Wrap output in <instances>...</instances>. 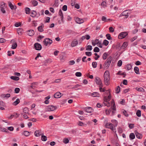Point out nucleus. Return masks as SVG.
<instances>
[{
	"instance_id": "1",
	"label": "nucleus",
	"mask_w": 146,
	"mask_h": 146,
	"mask_svg": "<svg viewBox=\"0 0 146 146\" xmlns=\"http://www.w3.org/2000/svg\"><path fill=\"white\" fill-rule=\"evenodd\" d=\"M104 80L105 84L107 85H109V81L110 78V73L108 71H106L104 74Z\"/></svg>"
},
{
	"instance_id": "2",
	"label": "nucleus",
	"mask_w": 146,
	"mask_h": 146,
	"mask_svg": "<svg viewBox=\"0 0 146 146\" xmlns=\"http://www.w3.org/2000/svg\"><path fill=\"white\" fill-rule=\"evenodd\" d=\"M112 59V57L111 56H110L108 58L104 65V69H106L109 67Z\"/></svg>"
},
{
	"instance_id": "3",
	"label": "nucleus",
	"mask_w": 146,
	"mask_h": 146,
	"mask_svg": "<svg viewBox=\"0 0 146 146\" xmlns=\"http://www.w3.org/2000/svg\"><path fill=\"white\" fill-rule=\"evenodd\" d=\"M57 108V107L56 106L49 105L47 106L46 111V112L53 111L56 109Z\"/></svg>"
},
{
	"instance_id": "4",
	"label": "nucleus",
	"mask_w": 146,
	"mask_h": 146,
	"mask_svg": "<svg viewBox=\"0 0 146 146\" xmlns=\"http://www.w3.org/2000/svg\"><path fill=\"white\" fill-rule=\"evenodd\" d=\"M113 126V125L111 123H107L106 125V127L107 128L110 129L114 132H116L115 128H114Z\"/></svg>"
},
{
	"instance_id": "5",
	"label": "nucleus",
	"mask_w": 146,
	"mask_h": 146,
	"mask_svg": "<svg viewBox=\"0 0 146 146\" xmlns=\"http://www.w3.org/2000/svg\"><path fill=\"white\" fill-rule=\"evenodd\" d=\"M52 42V40L49 38H46L43 41L44 44L46 46H47L48 44L50 45Z\"/></svg>"
},
{
	"instance_id": "6",
	"label": "nucleus",
	"mask_w": 146,
	"mask_h": 146,
	"mask_svg": "<svg viewBox=\"0 0 146 146\" xmlns=\"http://www.w3.org/2000/svg\"><path fill=\"white\" fill-rule=\"evenodd\" d=\"M127 34V33L126 32H121L119 34L118 38L119 39H122L125 38Z\"/></svg>"
},
{
	"instance_id": "7",
	"label": "nucleus",
	"mask_w": 146,
	"mask_h": 146,
	"mask_svg": "<svg viewBox=\"0 0 146 146\" xmlns=\"http://www.w3.org/2000/svg\"><path fill=\"white\" fill-rule=\"evenodd\" d=\"M34 46L35 49L37 50H40L42 48L41 45L38 43H35L34 44Z\"/></svg>"
},
{
	"instance_id": "8",
	"label": "nucleus",
	"mask_w": 146,
	"mask_h": 146,
	"mask_svg": "<svg viewBox=\"0 0 146 146\" xmlns=\"http://www.w3.org/2000/svg\"><path fill=\"white\" fill-rule=\"evenodd\" d=\"M128 10H125L120 15V17L122 16H125V18H127L128 16Z\"/></svg>"
},
{
	"instance_id": "9",
	"label": "nucleus",
	"mask_w": 146,
	"mask_h": 146,
	"mask_svg": "<svg viewBox=\"0 0 146 146\" xmlns=\"http://www.w3.org/2000/svg\"><path fill=\"white\" fill-rule=\"evenodd\" d=\"M8 5H9V7H10V8L11 10H13V9L15 10L16 9V8H17L16 6L15 5H13L11 2H10V1L8 2Z\"/></svg>"
},
{
	"instance_id": "10",
	"label": "nucleus",
	"mask_w": 146,
	"mask_h": 146,
	"mask_svg": "<svg viewBox=\"0 0 146 146\" xmlns=\"http://www.w3.org/2000/svg\"><path fill=\"white\" fill-rule=\"evenodd\" d=\"M84 110L86 112L90 113L94 111V110L92 108L89 107H87L85 108H84Z\"/></svg>"
},
{
	"instance_id": "11",
	"label": "nucleus",
	"mask_w": 146,
	"mask_h": 146,
	"mask_svg": "<svg viewBox=\"0 0 146 146\" xmlns=\"http://www.w3.org/2000/svg\"><path fill=\"white\" fill-rule=\"evenodd\" d=\"M95 81L96 84H101L102 81L100 78L98 77H96L95 78Z\"/></svg>"
},
{
	"instance_id": "12",
	"label": "nucleus",
	"mask_w": 146,
	"mask_h": 146,
	"mask_svg": "<svg viewBox=\"0 0 146 146\" xmlns=\"http://www.w3.org/2000/svg\"><path fill=\"white\" fill-rule=\"evenodd\" d=\"M6 4L5 3H4L1 6V11L3 13H5V9L6 8Z\"/></svg>"
},
{
	"instance_id": "13",
	"label": "nucleus",
	"mask_w": 146,
	"mask_h": 146,
	"mask_svg": "<svg viewBox=\"0 0 146 146\" xmlns=\"http://www.w3.org/2000/svg\"><path fill=\"white\" fill-rule=\"evenodd\" d=\"M28 35L30 36H33L35 34V32L33 30L31 29L27 31Z\"/></svg>"
},
{
	"instance_id": "14",
	"label": "nucleus",
	"mask_w": 146,
	"mask_h": 146,
	"mask_svg": "<svg viewBox=\"0 0 146 146\" xmlns=\"http://www.w3.org/2000/svg\"><path fill=\"white\" fill-rule=\"evenodd\" d=\"M78 44V41L77 40H73L71 43V46L72 47H74L76 46Z\"/></svg>"
},
{
	"instance_id": "15",
	"label": "nucleus",
	"mask_w": 146,
	"mask_h": 146,
	"mask_svg": "<svg viewBox=\"0 0 146 146\" xmlns=\"http://www.w3.org/2000/svg\"><path fill=\"white\" fill-rule=\"evenodd\" d=\"M61 94L59 92H57L54 94V97L55 98H59L61 96Z\"/></svg>"
},
{
	"instance_id": "16",
	"label": "nucleus",
	"mask_w": 146,
	"mask_h": 146,
	"mask_svg": "<svg viewBox=\"0 0 146 146\" xmlns=\"http://www.w3.org/2000/svg\"><path fill=\"white\" fill-rule=\"evenodd\" d=\"M76 22L78 23L81 24L84 22V21L82 19L78 18H76L75 19Z\"/></svg>"
},
{
	"instance_id": "17",
	"label": "nucleus",
	"mask_w": 146,
	"mask_h": 146,
	"mask_svg": "<svg viewBox=\"0 0 146 146\" xmlns=\"http://www.w3.org/2000/svg\"><path fill=\"white\" fill-rule=\"evenodd\" d=\"M35 135L36 137H39L41 135L40 130H36L35 132Z\"/></svg>"
},
{
	"instance_id": "18",
	"label": "nucleus",
	"mask_w": 146,
	"mask_h": 146,
	"mask_svg": "<svg viewBox=\"0 0 146 146\" xmlns=\"http://www.w3.org/2000/svg\"><path fill=\"white\" fill-rule=\"evenodd\" d=\"M135 133L136 137L137 138L139 139H141L142 138V136L141 134L139 133L138 132H137V131H135Z\"/></svg>"
},
{
	"instance_id": "19",
	"label": "nucleus",
	"mask_w": 146,
	"mask_h": 146,
	"mask_svg": "<svg viewBox=\"0 0 146 146\" xmlns=\"http://www.w3.org/2000/svg\"><path fill=\"white\" fill-rule=\"evenodd\" d=\"M58 15L61 17V20L62 21H63V15L61 9H60L59 11Z\"/></svg>"
},
{
	"instance_id": "20",
	"label": "nucleus",
	"mask_w": 146,
	"mask_h": 146,
	"mask_svg": "<svg viewBox=\"0 0 146 146\" xmlns=\"http://www.w3.org/2000/svg\"><path fill=\"white\" fill-rule=\"evenodd\" d=\"M37 15V13L36 11H32V12L31 13V16L33 17H36Z\"/></svg>"
},
{
	"instance_id": "21",
	"label": "nucleus",
	"mask_w": 146,
	"mask_h": 146,
	"mask_svg": "<svg viewBox=\"0 0 146 146\" xmlns=\"http://www.w3.org/2000/svg\"><path fill=\"white\" fill-rule=\"evenodd\" d=\"M100 95L99 93L97 92H94L91 94V96L94 97H99Z\"/></svg>"
},
{
	"instance_id": "22",
	"label": "nucleus",
	"mask_w": 146,
	"mask_h": 146,
	"mask_svg": "<svg viewBox=\"0 0 146 146\" xmlns=\"http://www.w3.org/2000/svg\"><path fill=\"white\" fill-rule=\"evenodd\" d=\"M43 27L44 25L43 24L41 26H39L38 28V31L40 32H43L44 31L43 29Z\"/></svg>"
},
{
	"instance_id": "23",
	"label": "nucleus",
	"mask_w": 146,
	"mask_h": 146,
	"mask_svg": "<svg viewBox=\"0 0 146 146\" xmlns=\"http://www.w3.org/2000/svg\"><path fill=\"white\" fill-rule=\"evenodd\" d=\"M20 100L19 99L17 98L16 100L13 102V104L14 106H16L20 103Z\"/></svg>"
},
{
	"instance_id": "24",
	"label": "nucleus",
	"mask_w": 146,
	"mask_h": 146,
	"mask_svg": "<svg viewBox=\"0 0 146 146\" xmlns=\"http://www.w3.org/2000/svg\"><path fill=\"white\" fill-rule=\"evenodd\" d=\"M17 46V43L16 42H14L13 43L11 48L13 49H15L16 48Z\"/></svg>"
},
{
	"instance_id": "25",
	"label": "nucleus",
	"mask_w": 146,
	"mask_h": 146,
	"mask_svg": "<svg viewBox=\"0 0 146 146\" xmlns=\"http://www.w3.org/2000/svg\"><path fill=\"white\" fill-rule=\"evenodd\" d=\"M47 137L43 135V134H41V139L43 141H45L47 140Z\"/></svg>"
},
{
	"instance_id": "26",
	"label": "nucleus",
	"mask_w": 146,
	"mask_h": 146,
	"mask_svg": "<svg viewBox=\"0 0 146 146\" xmlns=\"http://www.w3.org/2000/svg\"><path fill=\"white\" fill-rule=\"evenodd\" d=\"M134 70L135 73L137 74H139V68L137 66H135L134 68Z\"/></svg>"
},
{
	"instance_id": "27",
	"label": "nucleus",
	"mask_w": 146,
	"mask_h": 146,
	"mask_svg": "<svg viewBox=\"0 0 146 146\" xmlns=\"http://www.w3.org/2000/svg\"><path fill=\"white\" fill-rule=\"evenodd\" d=\"M128 45V43L126 42H124L122 46H121V48L122 49H124Z\"/></svg>"
},
{
	"instance_id": "28",
	"label": "nucleus",
	"mask_w": 146,
	"mask_h": 146,
	"mask_svg": "<svg viewBox=\"0 0 146 146\" xmlns=\"http://www.w3.org/2000/svg\"><path fill=\"white\" fill-rule=\"evenodd\" d=\"M121 71H119L118 72V73H117V74L119 75H124L123 76V78H125V76L126 75V74L125 72H123L122 73H121Z\"/></svg>"
},
{
	"instance_id": "29",
	"label": "nucleus",
	"mask_w": 146,
	"mask_h": 146,
	"mask_svg": "<svg viewBox=\"0 0 146 146\" xmlns=\"http://www.w3.org/2000/svg\"><path fill=\"white\" fill-rule=\"evenodd\" d=\"M129 138L130 139L132 140L135 139V135L134 133H131L129 135Z\"/></svg>"
},
{
	"instance_id": "30",
	"label": "nucleus",
	"mask_w": 146,
	"mask_h": 146,
	"mask_svg": "<svg viewBox=\"0 0 146 146\" xmlns=\"http://www.w3.org/2000/svg\"><path fill=\"white\" fill-rule=\"evenodd\" d=\"M38 83L37 82H33L31 84V88L32 89H34L36 88L35 85H37Z\"/></svg>"
},
{
	"instance_id": "31",
	"label": "nucleus",
	"mask_w": 146,
	"mask_h": 146,
	"mask_svg": "<svg viewBox=\"0 0 146 146\" xmlns=\"http://www.w3.org/2000/svg\"><path fill=\"white\" fill-rule=\"evenodd\" d=\"M29 110L27 108H25L23 109V112L25 113H28Z\"/></svg>"
},
{
	"instance_id": "32",
	"label": "nucleus",
	"mask_w": 146,
	"mask_h": 146,
	"mask_svg": "<svg viewBox=\"0 0 146 146\" xmlns=\"http://www.w3.org/2000/svg\"><path fill=\"white\" fill-rule=\"evenodd\" d=\"M11 79L15 81H18L19 80V78L16 76H11Z\"/></svg>"
},
{
	"instance_id": "33",
	"label": "nucleus",
	"mask_w": 146,
	"mask_h": 146,
	"mask_svg": "<svg viewBox=\"0 0 146 146\" xmlns=\"http://www.w3.org/2000/svg\"><path fill=\"white\" fill-rule=\"evenodd\" d=\"M132 67V66L131 64H128L126 65V68H127V70H129L131 69Z\"/></svg>"
},
{
	"instance_id": "34",
	"label": "nucleus",
	"mask_w": 146,
	"mask_h": 146,
	"mask_svg": "<svg viewBox=\"0 0 146 146\" xmlns=\"http://www.w3.org/2000/svg\"><path fill=\"white\" fill-rule=\"evenodd\" d=\"M104 102H108L110 100L108 99V98L106 96H104V97L103 99Z\"/></svg>"
},
{
	"instance_id": "35",
	"label": "nucleus",
	"mask_w": 146,
	"mask_h": 146,
	"mask_svg": "<svg viewBox=\"0 0 146 146\" xmlns=\"http://www.w3.org/2000/svg\"><path fill=\"white\" fill-rule=\"evenodd\" d=\"M136 89L137 91L139 92H144V90L143 88H138L137 87L136 88Z\"/></svg>"
},
{
	"instance_id": "36",
	"label": "nucleus",
	"mask_w": 146,
	"mask_h": 146,
	"mask_svg": "<svg viewBox=\"0 0 146 146\" xmlns=\"http://www.w3.org/2000/svg\"><path fill=\"white\" fill-rule=\"evenodd\" d=\"M108 54L107 53L105 52L104 53L102 56V58L104 60H105L106 59Z\"/></svg>"
},
{
	"instance_id": "37",
	"label": "nucleus",
	"mask_w": 146,
	"mask_h": 146,
	"mask_svg": "<svg viewBox=\"0 0 146 146\" xmlns=\"http://www.w3.org/2000/svg\"><path fill=\"white\" fill-rule=\"evenodd\" d=\"M25 11L26 13L27 14H29L31 9L29 8L26 7L25 9Z\"/></svg>"
},
{
	"instance_id": "38",
	"label": "nucleus",
	"mask_w": 146,
	"mask_h": 146,
	"mask_svg": "<svg viewBox=\"0 0 146 146\" xmlns=\"http://www.w3.org/2000/svg\"><path fill=\"white\" fill-rule=\"evenodd\" d=\"M92 46L91 45H88L86 48V50H87L90 51L92 50Z\"/></svg>"
},
{
	"instance_id": "39",
	"label": "nucleus",
	"mask_w": 146,
	"mask_h": 146,
	"mask_svg": "<svg viewBox=\"0 0 146 146\" xmlns=\"http://www.w3.org/2000/svg\"><path fill=\"white\" fill-rule=\"evenodd\" d=\"M109 43V42L106 40H104L103 44L106 46L108 45Z\"/></svg>"
},
{
	"instance_id": "40",
	"label": "nucleus",
	"mask_w": 146,
	"mask_h": 146,
	"mask_svg": "<svg viewBox=\"0 0 146 146\" xmlns=\"http://www.w3.org/2000/svg\"><path fill=\"white\" fill-rule=\"evenodd\" d=\"M23 134L26 136H27L29 135V132L27 131H25L23 133Z\"/></svg>"
},
{
	"instance_id": "41",
	"label": "nucleus",
	"mask_w": 146,
	"mask_h": 146,
	"mask_svg": "<svg viewBox=\"0 0 146 146\" xmlns=\"http://www.w3.org/2000/svg\"><path fill=\"white\" fill-rule=\"evenodd\" d=\"M94 51L95 52H99L100 51V49L98 47H96L94 50Z\"/></svg>"
},
{
	"instance_id": "42",
	"label": "nucleus",
	"mask_w": 146,
	"mask_h": 146,
	"mask_svg": "<svg viewBox=\"0 0 146 146\" xmlns=\"http://www.w3.org/2000/svg\"><path fill=\"white\" fill-rule=\"evenodd\" d=\"M58 0H55V3L53 5V6H55L56 7H57L58 6Z\"/></svg>"
},
{
	"instance_id": "43",
	"label": "nucleus",
	"mask_w": 146,
	"mask_h": 146,
	"mask_svg": "<svg viewBox=\"0 0 146 146\" xmlns=\"http://www.w3.org/2000/svg\"><path fill=\"white\" fill-rule=\"evenodd\" d=\"M120 87L119 86H118L116 88V93L117 94H118L119 93L120 91Z\"/></svg>"
},
{
	"instance_id": "44",
	"label": "nucleus",
	"mask_w": 146,
	"mask_h": 146,
	"mask_svg": "<svg viewBox=\"0 0 146 146\" xmlns=\"http://www.w3.org/2000/svg\"><path fill=\"white\" fill-rule=\"evenodd\" d=\"M136 115L138 117H140L141 116V111L140 110L137 111L136 112Z\"/></svg>"
},
{
	"instance_id": "45",
	"label": "nucleus",
	"mask_w": 146,
	"mask_h": 146,
	"mask_svg": "<svg viewBox=\"0 0 146 146\" xmlns=\"http://www.w3.org/2000/svg\"><path fill=\"white\" fill-rule=\"evenodd\" d=\"M92 66L93 68H96L97 66V63L96 62H93L92 63Z\"/></svg>"
},
{
	"instance_id": "46",
	"label": "nucleus",
	"mask_w": 146,
	"mask_h": 146,
	"mask_svg": "<svg viewBox=\"0 0 146 146\" xmlns=\"http://www.w3.org/2000/svg\"><path fill=\"white\" fill-rule=\"evenodd\" d=\"M22 31V29H17V32L18 34L19 35H21Z\"/></svg>"
},
{
	"instance_id": "47",
	"label": "nucleus",
	"mask_w": 146,
	"mask_h": 146,
	"mask_svg": "<svg viewBox=\"0 0 146 146\" xmlns=\"http://www.w3.org/2000/svg\"><path fill=\"white\" fill-rule=\"evenodd\" d=\"M75 75L77 77H80L82 74L80 72H77L75 73Z\"/></svg>"
},
{
	"instance_id": "48",
	"label": "nucleus",
	"mask_w": 146,
	"mask_h": 146,
	"mask_svg": "<svg viewBox=\"0 0 146 146\" xmlns=\"http://www.w3.org/2000/svg\"><path fill=\"white\" fill-rule=\"evenodd\" d=\"M110 109L114 110V111L116 110L115 104H113V106L111 107Z\"/></svg>"
},
{
	"instance_id": "49",
	"label": "nucleus",
	"mask_w": 146,
	"mask_h": 146,
	"mask_svg": "<svg viewBox=\"0 0 146 146\" xmlns=\"http://www.w3.org/2000/svg\"><path fill=\"white\" fill-rule=\"evenodd\" d=\"M106 36L107 37V38L108 40H110L111 39V35L110 34H107L106 35Z\"/></svg>"
},
{
	"instance_id": "50",
	"label": "nucleus",
	"mask_w": 146,
	"mask_h": 146,
	"mask_svg": "<svg viewBox=\"0 0 146 146\" xmlns=\"http://www.w3.org/2000/svg\"><path fill=\"white\" fill-rule=\"evenodd\" d=\"M123 115L126 117H128L129 115L127 113V112L125 110H124L123 111Z\"/></svg>"
},
{
	"instance_id": "51",
	"label": "nucleus",
	"mask_w": 146,
	"mask_h": 146,
	"mask_svg": "<svg viewBox=\"0 0 146 146\" xmlns=\"http://www.w3.org/2000/svg\"><path fill=\"white\" fill-rule=\"evenodd\" d=\"M122 61L121 60H119L118 61L117 64L118 66H119V67L121 66L122 65Z\"/></svg>"
},
{
	"instance_id": "52",
	"label": "nucleus",
	"mask_w": 146,
	"mask_h": 146,
	"mask_svg": "<svg viewBox=\"0 0 146 146\" xmlns=\"http://www.w3.org/2000/svg\"><path fill=\"white\" fill-rule=\"evenodd\" d=\"M111 109L110 108L108 110H106V114H109L110 113L111 111Z\"/></svg>"
},
{
	"instance_id": "53",
	"label": "nucleus",
	"mask_w": 146,
	"mask_h": 146,
	"mask_svg": "<svg viewBox=\"0 0 146 146\" xmlns=\"http://www.w3.org/2000/svg\"><path fill=\"white\" fill-rule=\"evenodd\" d=\"M109 29L110 32L111 33H113L114 31V29L112 27H110Z\"/></svg>"
},
{
	"instance_id": "54",
	"label": "nucleus",
	"mask_w": 146,
	"mask_h": 146,
	"mask_svg": "<svg viewBox=\"0 0 146 146\" xmlns=\"http://www.w3.org/2000/svg\"><path fill=\"white\" fill-rule=\"evenodd\" d=\"M86 54L88 56H90L92 55V53L91 52H85Z\"/></svg>"
},
{
	"instance_id": "55",
	"label": "nucleus",
	"mask_w": 146,
	"mask_h": 146,
	"mask_svg": "<svg viewBox=\"0 0 146 146\" xmlns=\"http://www.w3.org/2000/svg\"><path fill=\"white\" fill-rule=\"evenodd\" d=\"M6 41L5 39L3 38H0V43H3L5 42Z\"/></svg>"
},
{
	"instance_id": "56",
	"label": "nucleus",
	"mask_w": 146,
	"mask_h": 146,
	"mask_svg": "<svg viewBox=\"0 0 146 146\" xmlns=\"http://www.w3.org/2000/svg\"><path fill=\"white\" fill-rule=\"evenodd\" d=\"M20 91V89L19 88H16L15 90V92L16 93H18Z\"/></svg>"
},
{
	"instance_id": "57",
	"label": "nucleus",
	"mask_w": 146,
	"mask_h": 146,
	"mask_svg": "<svg viewBox=\"0 0 146 146\" xmlns=\"http://www.w3.org/2000/svg\"><path fill=\"white\" fill-rule=\"evenodd\" d=\"M67 7L66 5H64L63 6L62 8V9L63 11H66L67 10Z\"/></svg>"
},
{
	"instance_id": "58",
	"label": "nucleus",
	"mask_w": 146,
	"mask_h": 146,
	"mask_svg": "<svg viewBox=\"0 0 146 146\" xmlns=\"http://www.w3.org/2000/svg\"><path fill=\"white\" fill-rule=\"evenodd\" d=\"M69 63L70 65H72L74 64L75 61L73 60H71L69 62Z\"/></svg>"
},
{
	"instance_id": "59",
	"label": "nucleus",
	"mask_w": 146,
	"mask_h": 146,
	"mask_svg": "<svg viewBox=\"0 0 146 146\" xmlns=\"http://www.w3.org/2000/svg\"><path fill=\"white\" fill-rule=\"evenodd\" d=\"M38 2L36 1H34L32 3L33 4L34 6H36L38 4Z\"/></svg>"
},
{
	"instance_id": "60",
	"label": "nucleus",
	"mask_w": 146,
	"mask_h": 146,
	"mask_svg": "<svg viewBox=\"0 0 146 146\" xmlns=\"http://www.w3.org/2000/svg\"><path fill=\"white\" fill-rule=\"evenodd\" d=\"M69 141V140L67 138H65L63 141L66 144L68 143Z\"/></svg>"
},
{
	"instance_id": "61",
	"label": "nucleus",
	"mask_w": 146,
	"mask_h": 146,
	"mask_svg": "<svg viewBox=\"0 0 146 146\" xmlns=\"http://www.w3.org/2000/svg\"><path fill=\"white\" fill-rule=\"evenodd\" d=\"M129 127L130 129H132L134 127V124L131 123L129 124Z\"/></svg>"
},
{
	"instance_id": "62",
	"label": "nucleus",
	"mask_w": 146,
	"mask_h": 146,
	"mask_svg": "<svg viewBox=\"0 0 146 146\" xmlns=\"http://www.w3.org/2000/svg\"><path fill=\"white\" fill-rule=\"evenodd\" d=\"M21 25V23H15V26L17 27H18L20 26Z\"/></svg>"
},
{
	"instance_id": "63",
	"label": "nucleus",
	"mask_w": 146,
	"mask_h": 146,
	"mask_svg": "<svg viewBox=\"0 0 146 146\" xmlns=\"http://www.w3.org/2000/svg\"><path fill=\"white\" fill-rule=\"evenodd\" d=\"M118 132L120 133H121L122 132V130L121 128L119 127L118 128Z\"/></svg>"
},
{
	"instance_id": "64",
	"label": "nucleus",
	"mask_w": 146,
	"mask_h": 146,
	"mask_svg": "<svg viewBox=\"0 0 146 146\" xmlns=\"http://www.w3.org/2000/svg\"><path fill=\"white\" fill-rule=\"evenodd\" d=\"M8 129L11 131H12L13 130L14 128L13 127H10L8 128Z\"/></svg>"
}]
</instances>
